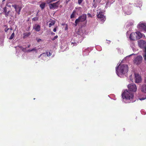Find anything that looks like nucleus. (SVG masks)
Returning <instances> with one entry per match:
<instances>
[{"mask_svg": "<svg viewBox=\"0 0 146 146\" xmlns=\"http://www.w3.org/2000/svg\"><path fill=\"white\" fill-rule=\"evenodd\" d=\"M116 72L117 75L121 77V76L125 74L128 71V66L127 64H122L118 69V66L116 67Z\"/></svg>", "mask_w": 146, "mask_h": 146, "instance_id": "obj_1", "label": "nucleus"}, {"mask_svg": "<svg viewBox=\"0 0 146 146\" xmlns=\"http://www.w3.org/2000/svg\"><path fill=\"white\" fill-rule=\"evenodd\" d=\"M122 96L123 99H125L127 102L126 103L133 102V101L132 100L133 98V95L132 92L127 90L124 91L122 94Z\"/></svg>", "mask_w": 146, "mask_h": 146, "instance_id": "obj_2", "label": "nucleus"}, {"mask_svg": "<svg viewBox=\"0 0 146 146\" xmlns=\"http://www.w3.org/2000/svg\"><path fill=\"white\" fill-rule=\"evenodd\" d=\"M87 16L86 14H83L81 16H79L78 19H76L75 21V26L79 22H82L86 21Z\"/></svg>", "mask_w": 146, "mask_h": 146, "instance_id": "obj_3", "label": "nucleus"}, {"mask_svg": "<svg viewBox=\"0 0 146 146\" xmlns=\"http://www.w3.org/2000/svg\"><path fill=\"white\" fill-rule=\"evenodd\" d=\"M128 88L129 91L130 92H135L137 89L136 85L133 83L130 84L128 85Z\"/></svg>", "mask_w": 146, "mask_h": 146, "instance_id": "obj_4", "label": "nucleus"}, {"mask_svg": "<svg viewBox=\"0 0 146 146\" xmlns=\"http://www.w3.org/2000/svg\"><path fill=\"white\" fill-rule=\"evenodd\" d=\"M59 2V1H58L56 2L49 4L48 6L50 9H53L57 8L60 4Z\"/></svg>", "mask_w": 146, "mask_h": 146, "instance_id": "obj_5", "label": "nucleus"}, {"mask_svg": "<svg viewBox=\"0 0 146 146\" xmlns=\"http://www.w3.org/2000/svg\"><path fill=\"white\" fill-rule=\"evenodd\" d=\"M137 27L140 30L146 31V24L145 23L140 22L138 25Z\"/></svg>", "mask_w": 146, "mask_h": 146, "instance_id": "obj_6", "label": "nucleus"}, {"mask_svg": "<svg viewBox=\"0 0 146 146\" xmlns=\"http://www.w3.org/2000/svg\"><path fill=\"white\" fill-rule=\"evenodd\" d=\"M142 59L143 58L141 56H138L135 58L134 62L136 64L138 65L141 62Z\"/></svg>", "mask_w": 146, "mask_h": 146, "instance_id": "obj_7", "label": "nucleus"}, {"mask_svg": "<svg viewBox=\"0 0 146 146\" xmlns=\"http://www.w3.org/2000/svg\"><path fill=\"white\" fill-rule=\"evenodd\" d=\"M98 18L100 19L101 21L103 22L106 19L105 16L104 15L103 13L102 12H100L97 15Z\"/></svg>", "mask_w": 146, "mask_h": 146, "instance_id": "obj_8", "label": "nucleus"}, {"mask_svg": "<svg viewBox=\"0 0 146 146\" xmlns=\"http://www.w3.org/2000/svg\"><path fill=\"white\" fill-rule=\"evenodd\" d=\"M139 46L141 48H145L146 47V42L143 40H140L138 42Z\"/></svg>", "mask_w": 146, "mask_h": 146, "instance_id": "obj_9", "label": "nucleus"}, {"mask_svg": "<svg viewBox=\"0 0 146 146\" xmlns=\"http://www.w3.org/2000/svg\"><path fill=\"white\" fill-rule=\"evenodd\" d=\"M135 82L136 83L140 82L141 80V76L137 74H135Z\"/></svg>", "mask_w": 146, "mask_h": 146, "instance_id": "obj_10", "label": "nucleus"}, {"mask_svg": "<svg viewBox=\"0 0 146 146\" xmlns=\"http://www.w3.org/2000/svg\"><path fill=\"white\" fill-rule=\"evenodd\" d=\"M140 90L143 93H146V84H144L141 86H140Z\"/></svg>", "mask_w": 146, "mask_h": 146, "instance_id": "obj_11", "label": "nucleus"}, {"mask_svg": "<svg viewBox=\"0 0 146 146\" xmlns=\"http://www.w3.org/2000/svg\"><path fill=\"white\" fill-rule=\"evenodd\" d=\"M136 33L137 39H139L142 37H145V36L143 34V35L139 32L138 31L136 32Z\"/></svg>", "mask_w": 146, "mask_h": 146, "instance_id": "obj_12", "label": "nucleus"}, {"mask_svg": "<svg viewBox=\"0 0 146 146\" xmlns=\"http://www.w3.org/2000/svg\"><path fill=\"white\" fill-rule=\"evenodd\" d=\"M136 35V33H132L130 34L129 36L130 39L132 40H137Z\"/></svg>", "mask_w": 146, "mask_h": 146, "instance_id": "obj_13", "label": "nucleus"}, {"mask_svg": "<svg viewBox=\"0 0 146 146\" xmlns=\"http://www.w3.org/2000/svg\"><path fill=\"white\" fill-rule=\"evenodd\" d=\"M13 12H11L10 11L6 12L4 13L5 17H8L9 16H10L11 17H13Z\"/></svg>", "mask_w": 146, "mask_h": 146, "instance_id": "obj_14", "label": "nucleus"}, {"mask_svg": "<svg viewBox=\"0 0 146 146\" xmlns=\"http://www.w3.org/2000/svg\"><path fill=\"white\" fill-rule=\"evenodd\" d=\"M33 29H35V31L37 32L39 31L40 29V26L37 25H35L33 27Z\"/></svg>", "mask_w": 146, "mask_h": 146, "instance_id": "obj_15", "label": "nucleus"}, {"mask_svg": "<svg viewBox=\"0 0 146 146\" xmlns=\"http://www.w3.org/2000/svg\"><path fill=\"white\" fill-rule=\"evenodd\" d=\"M49 22L50 23L49 24V27H50L54 24L55 22L54 20L50 19L49 21Z\"/></svg>", "mask_w": 146, "mask_h": 146, "instance_id": "obj_16", "label": "nucleus"}, {"mask_svg": "<svg viewBox=\"0 0 146 146\" xmlns=\"http://www.w3.org/2000/svg\"><path fill=\"white\" fill-rule=\"evenodd\" d=\"M31 34V33L30 32H28V33H23V38H25L26 37H28L29 35H30Z\"/></svg>", "mask_w": 146, "mask_h": 146, "instance_id": "obj_17", "label": "nucleus"}, {"mask_svg": "<svg viewBox=\"0 0 146 146\" xmlns=\"http://www.w3.org/2000/svg\"><path fill=\"white\" fill-rule=\"evenodd\" d=\"M45 3H42L40 5V7L42 9H43L45 7Z\"/></svg>", "mask_w": 146, "mask_h": 146, "instance_id": "obj_18", "label": "nucleus"}, {"mask_svg": "<svg viewBox=\"0 0 146 146\" xmlns=\"http://www.w3.org/2000/svg\"><path fill=\"white\" fill-rule=\"evenodd\" d=\"M18 5H12V6L14 8L16 12H17L18 10Z\"/></svg>", "mask_w": 146, "mask_h": 146, "instance_id": "obj_19", "label": "nucleus"}, {"mask_svg": "<svg viewBox=\"0 0 146 146\" xmlns=\"http://www.w3.org/2000/svg\"><path fill=\"white\" fill-rule=\"evenodd\" d=\"M15 37V33L13 32L11 34L10 37L9 38V39L11 40Z\"/></svg>", "mask_w": 146, "mask_h": 146, "instance_id": "obj_20", "label": "nucleus"}, {"mask_svg": "<svg viewBox=\"0 0 146 146\" xmlns=\"http://www.w3.org/2000/svg\"><path fill=\"white\" fill-rule=\"evenodd\" d=\"M46 2L47 3L49 4L50 3L54 1L53 0H46Z\"/></svg>", "mask_w": 146, "mask_h": 146, "instance_id": "obj_21", "label": "nucleus"}, {"mask_svg": "<svg viewBox=\"0 0 146 146\" xmlns=\"http://www.w3.org/2000/svg\"><path fill=\"white\" fill-rule=\"evenodd\" d=\"M42 56H43V58L46 57V54H45V53H43L41 54L39 56L38 58H40Z\"/></svg>", "mask_w": 146, "mask_h": 146, "instance_id": "obj_22", "label": "nucleus"}, {"mask_svg": "<svg viewBox=\"0 0 146 146\" xmlns=\"http://www.w3.org/2000/svg\"><path fill=\"white\" fill-rule=\"evenodd\" d=\"M45 54H46V56L47 55V56H49L51 55V54L50 52H46V53H45Z\"/></svg>", "mask_w": 146, "mask_h": 146, "instance_id": "obj_23", "label": "nucleus"}, {"mask_svg": "<svg viewBox=\"0 0 146 146\" xmlns=\"http://www.w3.org/2000/svg\"><path fill=\"white\" fill-rule=\"evenodd\" d=\"M32 51H34L36 52H37L38 49H37L36 48H34L33 49H32Z\"/></svg>", "mask_w": 146, "mask_h": 146, "instance_id": "obj_24", "label": "nucleus"}, {"mask_svg": "<svg viewBox=\"0 0 146 146\" xmlns=\"http://www.w3.org/2000/svg\"><path fill=\"white\" fill-rule=\"evenodd\" d=\"M7 8L6 7H5L3 8V13H4L7 12Z\"/></svg>", "mask_w": 146, "mask_h": 146, "instance_id": "obj_25", "label": "nucleus"}, {"mask_svg": "<svg viewBox=\"0 0 146 146\" xmlns=\"http://www.w3.org/2000/svg\"><path fill=\"white\" fill-rule=\"evenodd\" d=\"M18 47H19L20 48L21 50H22L24 52H25V48H24L23 47L21 46H17Z\"/></svg>", "mask_w": 146, "mask_h": 146, "instance_id": "obj_26", "label": "nucleus"}, {"mask_svg": "<svg viewBox=\"0 0 146 146\" xmlns=\"http://www.w3.org/2000/svg\"><path fill=\"white\" fill-rule=\"evenodd\" d=\"M38 17H35L33 18L32 20L34 21H37L38 20Z\"/></svg>", "mask_w": 146, "mask_h": 146, "instance_id": "obj_27", "label": "nucleus"}, {"mask_svg": "<svg viewBox=\"0 0 146 146\" xmlns=\"http://www.w3.org/2000/svg\"><path fill=\"white\" fill-rule=\"evenodd\" d=\"M58 36L56 35V36H55L53 38H52V40L53 41V40H54L55 39H56L58 38Z\"/></svg>", "mask_w": 146, "mask_h": 146, "instance_id": "obj_28", "label": "nucleus"}, {"mask_svg": "<svg viewBox=\"0 0 146 146\" xmlns=\"http://www.w3.org/2000/svg\"><path fill=\"white\" fill-rule=\"evenodd\" d=\"M75 15L74 14L72 13L70 15V18L72 19L74 18V17Z\"/></svg>", "mask_w": 146, "mask_h": 146, "instance_id": "obj_29", "label": "nucleus"}, {"mask_svg": "<svg viewBox=\"0 0 146 146\" xmlns=\"http://www.w3.org/2000/svg\"><path fill=\"white\" fill-rule=\"evenodd\" d=\"M83 0H78V3L79 4H80L82 2Z\"/></svg>", "mask_w": 146, "mask_h": 146, "instance_id": "obj_30", "label": "nucleus"}, {"mask_svg": "<svg viewBox=\"0 0 146 146\" xmlns=\"http://www.w3.org/2000/svg\"><path fill=\"white\" fill-rule=\"evenodd\" d=\"M146 99V97H145V98H140L139 99L141 100H144Z\"/></svg>", "mask_w": 146, "mask_h": 146, "instance_id": "obj_31", "label": "nucleus"}, {"mask_svg": "<svg viewBox=\"0 0 146 146\" xmlns=\"http://www.w3.org/2000/svg\"><path fill=\"white\" fill-rule=\"evenodd\" d=\"M87 15L88 17H92V15H91V14H90V13H88L87 14Z\"/></svg>", "mask_w": 146, "mask_h": 146, "instance_id": "obj_32", "label": "nucleus"}, {"mask_svg": "<svg viewBox=\"0 0 146 146\" xmlns=\"http://www.w3.org/2000/svg\"><path fill=\"white\" fill-rule=\"evenodd\" d=\"M18 10H21V7L19 5L18 6Z\"/></svg>", "mask_w": 146, "mask_h": 146, "instance_id": "obj_33", "label": "nucleus"}, {"mask_svg": "<svg viewBox=\"0 0 146 146\" xmlns=\"http://www.w3.org/2000/svg\"><path fill=\"white\" fill-rule=\"evenodd\" d=\"M9 29V28H5V32H7L8 30Z\"/></svg>", "mask_w": 146, "mask_h": 146, "instance_id": "obj_34", "label": "nucleus"}, {"mask_svg": "<svg viewBox=\"0 0 146 146\" xmlns=\"http://www.w3.org/2000/svg\"><path fill=\"white\" fill-rule=\"evenodd\" d=\"M93 6L94 7V8H95L96 7H97V5L96 4H95V3H94L93 4Z\"/></svg>", "mask_w": 146, "mask_h": 146, "instance_id": "obj_35", "label": "nucleus"}, {"mask_svg": "<svg viewBox=\"0 0 146 146\" xmlns=\"http://www.w3.org/2000/svg\"><path fill=\"white\" fill-rule=\"evenodd\" d=\"M27 52H32V49H29L27 50Z\"/></svg>", "mask_w": 146, "mask_h": 146, "instance_id": "obj_36", "label": "nucleus"}, {"mask_svg": "<svg viewBox=\"0 0 146 146\" xmlns=\"http://www.w3.org/2000/svg\"><path fill=\"white\" fill-rule=\"evenodd\" d=\"M20 11H21V10H17V12L18 15H19L20 14Z\"/></svg>", "mask_w": 146, "mask_h": 146, "instance_id": "obj_37", "label": "nucleus"}, {"mask_svg": "<svg viewBox=\"0 0 146 146\" xmlns=\"http://www.w3.org/2000/svg\"><path fill=\"white\" fill-rule=\"evenodd\" d=\"M6 6H7V7H11V5H8V4H7L6 5Z\"/></svg>", "mask_w": 146, "mask_h": 146, "instance_id": "obj_38", "label": "nucleus"}, {"mask_svg": "<svg viewBox=\"0 0 146 146\" xmlns=\"http://www.w3.org/2000/svg\"><path fill=\"white\" fill-rule=\"evenodd\" d=\"M42 40L40 39H39L37 40V42H39Z\"/></svg>", "mask_w": 146, "mask_h": 146, "instance_id": "obj_39", "label": "nucleus"}, {"mask_svg": "<svg viewBox=\"0 0 146 146\" xmlns=\"http://www.w3.org/2000/svg\"><path fill=\"white\" fill-rule=\"evenodd\" d=\"M75 12L76 11L75 10H74L73 11L72 13L75 14Z\"/></svg>", "mask_w": 146, "mask_h": 146, "instance_id": "obj_40", "label": "nucleus"}, {"mask_svg": "<svg viewBox=\"0 0 146 146\" xmlns=\"http://www.w3.org/2000/svg\"><path fill=\"white\" fill-rule=\"evenodd\" d=\"M53 31L54 32H55L56 31V28H55L53 29Z\"/></svg>", "mask_w": 146, "mask_h": 146, "instance_id": "obj_41", "label": "nucleus"}, {"mask_svg": "<svg viewBox=\"0 0 146 146\" xmlns=\"http://www.w3.org/2000/svg\"><path fill=\"white\" fill-rule=\"evenodd\" d=\"M71 44H74V45H76V42H72Z\"/></svg>", "mask_w": 146, "mask_h": 146, "instance_id": "obj_42", "label": "nucleus"}, {"mask_svg": "<svg viewBox=\"0 0 146 146\" xmlns=\"http://www.w3.org/2000/svg\"><path fill=\"white\" fill-rule=\"evenodd\" d=\"M144 82H145V83L146 84V77L145 78H144Z\"/></svg>", "mask_w": 146, "mask_h": 146, "instance_id": "obj_43", "label": "nucleus"}, {"mask_svg": "<svg viewBox=\"0 0 146 146\" xmlns=\"http://www.w3.org/2000/svg\"><path fill=\"white\" fill-rule=\"evenodd\" d=\"M51 33V35H55V33H53V32H52Z\"/></svg>", "mask_w": 146, "mask_h": 146, "instance_id": "obj_44", "label": "nucleus"}, {"mask_svg": "<svg viewBox=\"0 0 146 146\" xmlns=\"http://www.w3.org/2000/svg\"><path fill=\"white\" fill-rule=\"evenodd\" d=\"M138 4H139V6L140 5H141V3L140 1H139V3H138Z\"/></svg>", "mask_w": 146, "mask_h": 146, "instance_id": "obj_45", "label": "nucleus"}, {"mask_svg": "<svg viewBox=\"0 0 146 146\" xmlns=\"http://www.w3.org/2000/svg\"><path fill=\"white\" fill-rule=\"evenodd\" d=\"M100 3L102 0H97Z\"/></svg>", "mask_w": 146, "mask_h": 146, "instance_id": "obj_46", "label": "nucleus"}, {"mask_svg": "<svg viewBox=\"0 0 146 146\" xmlns=\"http://www.w3.org/2000/svg\"><path fill=\"white\" fill-rule=\"evenodd\" d=\"M31 46V45H29L28 46V48H29Z\"/></svg>", "mask_w": 146, "mask_h": 146, "instance_id": "obj_47", "label": "nucleus"}, {"mask_svg": "<svg viewBox=\"0 0 146 146\" xmlns=\"http://www.w3.org/2000/svg\"><path fill=\"white\" fill-rule=\"evenodd\" d=\"M131 75L130 76V80H131Z\"/></svg>", "mask_w": 146, "mask_h": 146, "instance_id": "obj_48", "label": "nucleus"}, {"mask_svg": "<svg viewBox=\"0 0 146 146\" xmlns=\"http://www.w3.org/2000/svg\"><path fill=\"white\" fill-rule=\"evenodd\" d=\"M145 52H146V47H145Z\"/></svg>", "mask_w": 146, "mask_h": 146, "instance_id": "obj_49", "label": "nucleus"}, {"mask_svg": "<svg viewBox=\"0 0 146 146\" xmlns=\"http://www.w3.org/2000/svg\"><path fill=\"white\" fill-rule=\"evenodd\" d=\"M9 29H10V30H12V29H12V28H10V29H9Z\"/></svg>", "mask_w": 146, "mask_h": 146, "instance_id": "obj_50", "label": "nucleus"}, {"mask_svg": "<svg viewBox=\"0 0 146 146\" xmlns=\"http://www.w3.org/2000/svg\"><path fill=\"white\" fill-rule=\"evenodd\" d=\"M5 1V0H3L2 2H3V1Z\"/></svg>", "mask_w": 146, "mask_h": 146, "instance_id": "obj_51", "label": "nucleus"}, {"mask_svg": "<svg viewBox=\"0 0 146 146\" xmlns=\"http://www.w3.org/2000/svg\"><path fill=\"white\" fill-rule=\"evenodd\" d=\"M133 54H131V55H130L129 56H131V55H133Z\"/></svg>", "mask_w": 146, "mask_h": 146, "instance_id": "obj_52", "label": "nucleus"}, {"mask_svg": "<svg viewBox=\"0 0 146 146\" xmlns=\"http://www.w3.org/2000/svg\"><path fill=\"white\" fill-rule=\"evenodd\" d=\"M95 0H93V2L94 3L95 2Z\"/></svg>", "mask_w": 146, "mask_h": 146, "instance_id": "obj_53", "label": "nucleus"}, {"mask_svg": "<svg viewBox=\"0 0 146 146\" xmlns=\"http://www.w3.org/2000/svg\"><path fill=\"white\" fill-rule=\"evenodd\" d=\"M57 0H53V1H56Z\"/></svg>", "mask_w": 146, "mask_h": 146, "instance_id": "obj_54", "label": "nucleus"}, {"mask_svg": "<svg viewBox=\"0 0 146 146\" xmlns=\"http://www.w3.org/2000/svg\"><path fill=\"white\" fill-rule=\"evenodd\" d=\"M68 0L69 1H70V0Z\"/></svg>", "mask_w": 146, "mask_h": 146, "instance_id": "obj_55", "label": "nucleus"}]
</instances>
